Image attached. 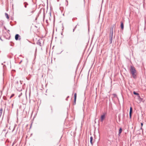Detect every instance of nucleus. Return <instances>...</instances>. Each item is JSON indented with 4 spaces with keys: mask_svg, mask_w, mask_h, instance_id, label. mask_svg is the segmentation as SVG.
I'll use <instances>...</instances> for the list:
<instances>
[{
    "mask_svg": "<svg viewBox=\"0 0 146 146\" xmlns=\"http://www.w3.org/2000/svg\"><path fill=\"white\" fill-rule=\"evenodd\" d=\"M2 111H3V109L2 108H1L0 109V117H1V116L2 115Z\"/></svg>",
    "mask_w": 146,
    "mask_h": 146,
    "instance_id": "10",
    "label": "nucleus"
},
{
    "mask_svg": "<svg viewBox=\"0 0 146 146\" xmlns=\"http://www.w3.org/2000/svg\"><path fill=\"white\" fill-rule=\"evenodd\" d=\"M20 36L18 34H16L15 36V39L16 40H17L18 39V38Z\"/></svg>",
    "mask_w": 146,
    "mask_h": 146,
    "instance_id": "7",
    "label": "nucleus"
},
{
    "mask_svg": "<svg viewBox=\"0 0 146 146\" xmlns=\"http://www.w3.org/2000/svg\"><path fill=\"white\" fill-rule=\"evenodd\" d=\"M113 33V28L111 27L110 29V33L109 34V39L110 44H111L112 42V38Z\"/></svg>",
    "mask_w": 146,
    "mask_h": 146,
    "instance_id": "2",
    "label": "nucleus"
},
{
    "mask_svg": "<svg viewBox=\"0 0 146 146\" xmlns=\"http://www.w3.org/2000/svg\"><path fill=\"white\" fill-rule=\"evenodd\" d=\"M121 28L122 29H123L124 27L123 24L122 22H121Z\"/></svg>",
    "mask_w": 146,
    "mask_h": 146,
    "instance_id": "11",
    "label": "nucleus"
},
{
    "mask_svg": "<svg viewBox=\"0 0 146 146\" xmlns=\"http://www.w3.org/2000/svg\"><path fill=\"white\" fill-rule=\"evenodd\" d=\"M132 108L131 107L130 108V112H129V117L130 118H131V113L132 112Z\"/></svg>",
    "mask_w": 146,
    "mask_h": 146,
    "instance_id": "5",
    "label": "nucleus"
},
{
    "mask_svg": "<svg viewBox=\"0 0 146 146\" xmlns=\"http://www.w3.org/2000/svg\"><path fill=\"white\" fill-rule=\"evenodd\" d=\"M14 95V94H13L10 97V98H12L13 97Z\"/></svg>",
    "mask_w": 146,
    "mask_h": 146,
    "instance_id": "13",
    "label": "nucleus"
},
{
    "mask_svg": "<svg viewBox=\"0 0 146 146\" xmlns=\"http://www.w3.org/2000/svg\"><path fill=\"white\" fill-rule=\"evenodd\" d=\"M25 7L26 8L27 7V6H26V5H25Z\"/></svg>",
    "mask_w": 146,
    "mask_h": 146,
    "instance_id": "15",
    "label": "nucleus"
},
{
    "mask_svg": "<svg viewBox=\"0 0 146 146\" xmlns=\"http://www.w3.org/2000/svg\"><path fill=\"white\" fill-rule=\"evenodd\" d=\"M143 123H141V126H142V127L143 126Z\"/></svg>",
    "mask_w": 146,
    "mask_h": 146,
    "instance_id": "14",
    "label": "nucleus"
},
{
    "mask_svg": "<svg viewBox=\"0 0 146 146\" xmlns=\"http://www.w3.org/2000/svg\"><path fill=\"white\" fill-rule=\"evenodd\" d=\"M76 96H77L76 94V93H75L74 94V101L75 104H76Z\"/></svg>",
    "mask_w": 146,
    "mask_h": 146,
    "instance_id": "8",
    "label": "nucleus"
},
{
    "mask_svg": "<svg viewBox=\"0 0 146 146\" xmlns=\"http://www.w3.org/2000/svg\"><path fill=\"white\" fill-rule=\"evenodd\" d=\"M122 129L121 128H120L119 130V134H118V135H120V134L122 132Z\"/></svg>",
    "mask_w": 146,
    "mask_h": 146,
    "instance_id": "9",
    "label": "nucleus"
},
{
    "mask_svg": "<svg viewBox=\"0 0 146 146\" xmlns=\"http://www.w3.org/2000/svg\"><path fill=\"white\" fill-rule=\"evenodd\" d=\"M105 117V115H101L100 119V121L102 122L104 119Z\"/></svg>",
    "mask_w": 146,
    "mask_h": 146,
    "instance_id": "4",
    "label": "nucleus"
},
{
    "mask_svg": "<svg viewBox=\"0 0 146 146\" xmlns=\"http://www.w3.org/2000/svg\"><path fill=\"white\" fill-rule=\"evenodd\" d=\"M133 93L134 94L137 95L139 99H141L138 93H137L135 91L133 92Z\"/></svg>",
    "mask_w": 146,
    "mask_h": 146,
    "instance_id": "6",
    "label": "nucleus"
},
{
    "mask_svg": "<svg viewBox=\"0 0 146 146\" xmlns=\"http://www.w3.org/2000/svg\"><path fill=\"white\" fill-rule=\"evenodd\" d=\"M140 99L141 100H142V98H141V99Z\"/></svg>",
    "mask_w": 146,
    "mask_h": 146,
    "instance_id": "16",
    "label": "nucleus"
},
{
    "mask_svg": "<svg viewBox=\"0 0 146 146\" xmlns=\"http://www.w3.org/2000/svg\"><path fill=\"white\" fill-rule=\"evenodd\" d=\"M130 71L133 78H136L137 73L135 67L133 66H131Z\"/></svg>",
    "mask_w": 146,
    "mask_h": 146,
    "instance_id": "1",
    "label": "nucleus"
},
{
    "mask_svg": "<svg viewBox=\"0 0 146 146\" xmlns=\"http://www.w3.org/2000/svg\"><path fill=\"white\" fill-rule=\"evenodd\" d=\"M95 140L93 139V137L92 136L91 137H90V142L91 144L92 145H93V144L95 142Z\"/></svg>",
    "mask_w": 146,
    "mask_h": 146,
    "instance_id": "3",
    "label": "nucleus"
},
{
    "mask_svg": "<svg viewBox=\"0 0 146 146\" xmlns=\"http://www.w3.org/2000/svg\"><path fill=\"white\" fill-rule=\"evenodd\" d=\"M5 16L7 19H8L9 18V17L7 13H5Z\"/></svg>",
    "mask_w": 146,
    "mask_h": 146,
    "instance_id": "12",
    "label": "nucleus"
}]
</instances>
